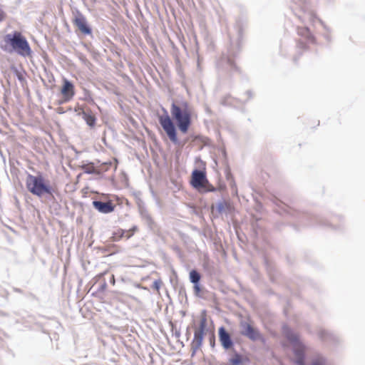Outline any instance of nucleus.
<instances>
[{
  "label": "nucleus",
  "mask_w": 365,
  "mask_h": 365,
  "mask_svg": "<svg viewBox=\"0 0 365 365\" xmlns=\"http://www.w3.org/2000/svg\"><path fill=\"white\" fill-rule=\"evenodd\" d=\"M175 335H176L177 336H180V332H176V333H175Z\"/></svg>",
  "instance_id": "nucleus-32"
},
{
  "label": "nucleus",
  "mask_w": 365,
  "mask_h": 365,
  "mask_svg": "<svg viewBox=\"0 0 365 365\" xmlns=\"http://www.w3.org/2000/svg\"><path fill=\"white\" fill-rule=\"evenodd\" d=\"M302 9L304 12V15L303 16H299V19L302 21V22H304L306 19H307L312 24H314L316 21H318L327 32H330L329 28L325 24V23L322 20H321L316 16L313 11L306 9L305 6H303Z\"/></svg>",
  "instance_id": "nucleus-9"
},
{
  "label": "nucleus",
  "mask_w": 365,
  "mask_h": 365,
  "mask_svg": "<svg viewBox=\"0 0 365 365\" xmlns=\"http://www.w3.org/2000/svg\"><path fill=\"white\" fill-rule=\"evenodd\" d=\"M78 115L83 118L86 124L91 128H93L96 125V118L91 113L82 110L78 113Z\"/></svg>",
  "instance_id": "nucleus-15"
},
{
  "label": "nucleus",
  "mask_w": 365,
  "mask_h": 365,
  "mask_svg": "<svg viewBox=\"0 0 365 365\" xmlns=\"http://www.w3.org/2000/svg\"><path fill=\"white\" fill-rule=\"evenodd\" d=\"M207 181L205 173L195 169L192 173L191 185L195 188H200L203 185V182Z\"/></svg>",
  "instance_id": "nucleus-12"
},
{
  "label": "nucleus",
  "mask_w": 365,
  "mask_h": 365,
  "mask_svg": "<svg viewBox=\"0 0 365 365\" xmlns=\"http://www.w3.org/2000/svg\"><path fill=\"white\" fill-rule=\"evenodd\" d=\"M189 277H190V281L191 283H192V284H199L200 283L201 276L197 270H195V269L191 270L190 272Z\"/></svg>",
  "instance_id": "nucleus-21"
},
{
  "label": "nucleus",
  "mask_w": 365,
  "mask_h": 365,
  "mask_svg": "<svg viewBox=\"0 0 365 365\" xmlns=\"http://www.w3.org/2000/svg\"><path fill=\"white\" fill-rule=\"evenodd\" d=\"M61 92L64 98V101H70L75 95L73 84L70 81L64 78Z\"/></svg>",
  "instance_id": "nucleus-14"
},
{
  "label": "nucleus",
  "mask_w": 365,
  "mask_h": 365,
  "mask_svg": "<svg viewBox=\"0 0 365 365\" xmlns=\"http://www.w3.org/2000/svg\"><path fill=\"white\" fill-rule=\"evenodd\" d=\"M112 279H113V282H115L114 277H112Z\"/></svg>",
  "instance_id": "nucleus-35"
},
{
  "label": "nucleus",
  "mask_w": 365,
  "mask_h": 365,
  "mask_svg": "<svg viewBox=\"0 0 365 365\" xmlns=\"http://www.w3.org/2000/svg\"><path fill=\"white\" fill-rule=\"evenodd\" d=\"M27 190L34 195L39 198L45 197L47 201L55 202V195L57 189L46 182L41 173L36 175L28 174L26 180Z\"/></svg>",
  "instance_id": "nucleus-2"
},
{
  "label": "nucleus",
  "mask_w": 365,
  "mask_h": 365,
  "mask_svg": "<svg viewBox=\"0 0 365 365\" xmlns=\"http://www.w3.org/2000/svg\"><path fill=\"white\" fill-rule=\"evenodd\" d=\"M106 287H107V284H106V282H103V284H102L100 286V287L98 288V291L102 292V291L105 290V289H106Z\"/></svg>",
  "instance_id": "nucleus-27"
},
{
  "label": "nucleus",
  "mask_w": 365,
  "mask_h": 365,
  "mask_svg": "<svg viewBox=\"0 0 365 365\" xmlns=\"http://www.w3.org/2000/svg\"><path fill=\"white\" fill-rule=\"evenodd\" d=\"M325 38H326L327 40H329V36H328V35L325 36Z\"/></svg>",
  "instance_id": "nucleus-34"
},
{
  "label": "nucleus",
  "mask_w": 365,
  "mask_h": 365,
  "mask_svg": "<svg viewBox=\"0 0 365 365\" xmlns=\"http://www.w3.org/2000/svg\"><path fill=\"white\" fill-rule=\"evenodd\" d=\"M194 284V291H195V293L198 295V294L200 293V284Z\"/></svg>",
  "instance_id": "nucleus-26"
},
{
  "label": "nucleus",
  "mask_w": 365,
  "mask_h": 365,
  "mask_svg": "<svg viewBox=\"0 0 365 365\" xmlns=\"http://www.w3.org/2000/svg\"><path fill=\"white\" fill-rule=\"evenodd\" d=\"M170 113L178 129L182 133H187L191 125V109L187 102L175 103L170 107Z\"/></svg>",
  "instance_id": "nucleus-4"
},
{
  "label": "nucleus",
  "mask_w": 365,
  "mask_h": 365,
  "mask_svg": "<svg viewBox=\"0 0 365 365\" xmlns=\"http://www.w3.org/2000/svg\"><path fill=\"white\" fill-rule=\"evenodd\" d=\"M241 334L252 341H257L261 338L259 332L253 327L246 322L241 324Z\"/></svg>",
  "instance_id": "nucleus-11"
},
{
  "label": "nucleus",
  "mask_w": 365,
  "mask_h": 365,
  "mask_svg": "<svg viewBox=\"0 0 365 365\" xmlns=\"http://www.w3.org/2000/svg\"><path fill=\"white\" fill-rule=\"evenodd\" d=\"M68 101H64V98L63 96H62V98L61 100L58 101V105H61V104H63V103H67Z\"/></svg>",
  "instance_id": "nucleus-29"
},
{
  "label": "nucleus",
  "mask_w": 365,
  "mask_h": 365,
  "mask_svg": "<svg viewBox=\"0 0 365 365\" xmlns=\"http://www.w3.org/2000/svg\"><path fill=\"white\" fill-rule=\"evenodd\" d=\"M230 209V205L225 200H220L216 203V210L219 214H222Z\"/></svg>",
  "instance_id": "nucleus-20"
},
{
  "label": "nucleus",
  "mask_w": 365,
  "mask_h": 365,
  "mask_svg": "<svg viewBox=\"0 0 365 365\" xmlns=\"http://www.w3.org/2000/svg\"><path fill=\"white\" fill-rule=\"evenodd\" d=\"M297 34L298 35L304 37L306 39H307L309 42H314V37L312 34L309 29L307 26H303V27H298L297 28Z\"/></svg>",
  "instance_id": "nucleus-16"
},
{
  "label": "nucleus",
  "mask_w": 365,
  "mask_h": 365,
  "mask_svg": "<svg viewBox=\"0 0 365 365\" xmlns=\"http://www.w3.org/2000/svg\"><path fill=\"white\" fill-rule=\"evenodd\" d=\"M228 99H229V98L225 99V103H224L225 104L227 103V101H228Z\"/></svg>",
  "instance_id": "nucleus-33"
},
{
  "label": "nucleus",
  "mask_w": 365,
  "mask_h": 365,
  "mask_svg": "<svg viewBox=\"0 0 365 365\" xmlns=\"http://www.w3.org/2000/svg\"><path fill=\"white\" fill-rule=\"evenodd\" d=\"M210 344L212 347L215 346V336L214 334H211V336H210Z\"/></svg>",
  "instance_id": "nucleus-25"
},
{
  "label": "nucleus",
  "mask_w": 365,
  "mask_h": 365,
  "mask_svg": "<svg viewBox=\"0 0 365 365\" xmlns=\"http://www.w3.org/2000/svg\"><path fill=\"white\" fill-rule=\"evenodd\" d=\"M240 41L238 39L234 44L231 42L226 53H222L217 61V68L219 70L232 71L237 69L234 58L240 51Z\"/></svg>",
  "instance_id": "nucleus-5"
},
{
  "label": "nucleus",
  "mask_w": 365,
  "mask_h": 365,
  "mask_svg": "<svg viewBox=\"0 0 365 365\" xmlns=\"http://www.w3.org/2000/svg\"><path fill=\"white\" fill-rule=\"evenodd\" d=\"M92 204L96 210L103 214L110 213L115 208V206L111 201L103 202L101 200H94Z\"/></svg>",
  "instance_id": "nucleus-13"
},
{
  "label": "nucleus",
  "mask_w": 365,
  "mask_h": 365,
  "mask_svg": "<svg viewBox=\"0 0 365 365\" xmlns=\"http://www.w3.org/2000/svg\"><path fill=\"white\" fill-rule=\"evenodd\" d=\"M219 340L222 346L225 350L232 349L234 346V342L231 338L230 334L227 331L224 327H220L218 329Z\"/></svg>",
  "instance_id": "nucleus-10"
},
{
  "label": "nucleus",
  "mask_w": 365,
  "mask_h": 365,
  "mask_svg": "<svg viewBox=\"0 0 365 365\" xmlns=\"http://www.w3.org/2000/svg\"><path fill=\"white\" fill-rule=\"evenodd\" d=\"M140 215L143 220L145 221L146 224L151 227L154 223L151 216L150 215L148 211L146 208L143 207H140Z\"/></svg>",
  "instance_id": "nucleus-17"
},
{
  "label": "nucleus",
  "mask_w": 365,
  "mask_h": 365,
  "mask_svg": "<svg viewBox=\"0 0 365 365\" xmlns=\"http://www.w3.org/2000/svg\"><path fill=\"white\" fill-rule=\"evenodd\" d=\"M82 170L86 174H100V171L97 170L93 163H90L88 164L83 165L81 166Z\"/></svg>",
  "instance_id": "nucleus-19"
},
{
  "label": "nucleus",
  "mask_w": 365,
  "mask_h": 365,
  "mask_svg": "<svg viewBox=\"0 0 365 365\" xmlns=\"http://www.w3.org/2000/svg\"><path fill=\"white\" fill-rule=\"evenodd\" d=\"M137 230V227L134 226L133 228H132V232L130 234H129L128 236H127V238H130L134 233V232Z\"/></svg>",
  "instance_id": "nucleus-28"
},
{
  "label": "nucleus",
  "mask_w": 365,
  "mask_h": 365,
  "mask_svg": "<svg viewBox=\"0 0 365 365\" xmlns=\"http://www.w3.org/2000/svg\"><path fill=\"white\" fill-rule=\"evenodd\" d=\"M4 45L1 48L7 53L15 51L22 56H30L31 50L26 38L19 31L6 34L4 38Z\"/></svg>",
  "instance_id": "nucleus-3"
},
{
  "label": "nucleus",
  "mask_w": 365,
  "mask_h": 365,
  "mask_svg": "<svg viewBox=\"0 0 365 365\" xmlns=\"http://www.w3.org/2000/svg\"><path fill=\"white\" fill-rule=\"evenodd\" d=\"M206 326L207 320L205 317H202L200 319L199 327L195 331L194 338L191 343L192 356H193L202 346L204 331L206 329Z\"/></svg>",
  "instance_id": "nucleus-7"
},
{
  "label": "nucleus",
  "mask_w": 365,
  "mask_h": 365,
  "mask_svg": "<svg viewBox=\"0 0 365 365\" xmlns=\"http://www.w3.org/2000/svg\"><path fill=\"white\" fill-rule=\"evenodd\" d=\"M73 23L83 35L92 36V29L88 24L86 18L81 13L77 12L73 19Z\"/></svg>",
  "instance_id": "nucleus-8"
},
{
  "label": "nucleus",
  "mask_w": 365,
  "mask_h": 365,
  "mask_svg": "<svg viewBox=\"0 0 365 365\" xmlns=\"http://www.w3.org/2000/svg\"><path fill=\"white\" fill-rule=\"evenodd\" d=\"M158 120L170 140L175 145L179 144L175 125L166 110L165 115L159 116Z\"/></svg>",
  "instance_id": "nucleus-6"
},
{
  "label": "nucleus",
  "mask_w": 365,
  "mask_h": 365,
  "mask_svg": "<svg viewBox=\"0 0 365 365\" xmlns=\"http://www.w3.org/2000/svg\"><path fill=\"white\" fill-rule=\"evenodd\" d=\"M320 338H322L323 340H327L331 334L326 330H321L319 333Z\"/></svg>",
  "instance_id": "nucleus-23"
},
{
  "label": "nucleus",
  "mask_w": 365,
  "mask_h": 365,
  "mask_svg": "<svg viewBox=\"0 0 365 365\" xmlns=\"http://www.w3.org/2000/svg\"><path fill=\"white\" fill-rule=\"evenodd\" d=\"M242 363V356L238 353H235L234 356L230 359V365H240Z\"/></svg>",
  "instance_id": "nucleus-22"
},
{
  "label": "nucleus",
  "mask_w": 365,
  "mask_h": 365,
  "mask_svg": "<svg viewBox=\"0 0 365 365\" xmlns=\"http://www.w3.org/2000/svg\"><path fill=\"white\" fill-rule=\"evenodd\" d=\"M162 283L163 282L160 279H156L153 282L152 288L155 289V290H157L158 292L162 285Z\"/></svg>",
  "instance_id": "nucleus-24"
},
{
  "label": "nucleus",
  "mask_w": 365,
  "mask_h": 365,
  "mask_svg": "<svg viewBox=\"0 0 365 365\" xmlns=\"http://www.w3.org/2000/svg\"><path fill=\"white\" fill-rule=\"evenodd\" d=\"M277 206L279 207V210L277 212L279 214H282L283 212L287 213L289 215H292V209L288 207L287 205L283 203L282 201L277 200V202H275Z\"/></svg>",
  "instance_id": "nucleus-18"
},
{
  "label": "nucleus",
  "mask_w": 365,
  "mask_h": 365,
  "mask_svg": "<svg viewBox=\"0 0 365 365\" xmlns=\"http://www.w3.org/2000/svg\"><path fill=\"white\" fill-rule=\"evenodd\" d=\"M3 11L0 9V21L2 19Z\"/></svg>",
  "instance_id": "nucleus-31"
},
{
  "label": "nucleus",
  "mask_w": 365,
  "mask_h": 365,
  "mask_svg": "<svg viewBox=\"0 0 365 365\" xmlns=\"http://www.w3.org/2000/svg\"><path fill=\"white\" fill-rule=\"evenodd\" d=\"M283 334L292 345L295 364L306 365L304 361L306 346L301 341L299 336L286 326L283 327ZM309 365H330V363L323 355L317 354L312 357Z\"/></svg>",
  "instance_id": "nucleus-1"
},
{
  "label": "nucleus",
  "mask_w": 365,
  "mask_h": 365,
  "mask_svg": "<svg viewBox=\"0 0 365 365\" xmlns=\"http://www.w3.org/2000/svg\"><path fill=\"white\" fill-rule=\"evenodd\" d=\"M247 94L249 96V98H251V97H252V93H251V91H247Z\"/></svg>",
  "instance_id": "nucleus-30"
}]
</instances>
